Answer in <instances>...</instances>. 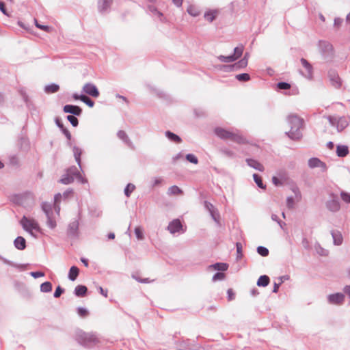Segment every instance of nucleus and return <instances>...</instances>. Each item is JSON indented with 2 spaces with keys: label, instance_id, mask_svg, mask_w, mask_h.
<instances>
[{
  "label": "nucleus",
  "instance_id": "f257e3e1",
  "mask_svg": "<svg viewBox=\"0 0 350 350\" xmlns=\"http://www.w3.org/2000/svg\"><path fill=\"white\" fill-rule=\"evenodd\" d=\"M75 338L79 345L86 349H92L100 342L95 332H85L83 330H78L75 334Z\"/></svg>",
  "mask_w": 350,
  "mask_h": 350
},
{
  "label": "nucleus",
  "instance_id": "f03ea898",
  "mask_svg": "<svg viewBox=\"0 0 350 350\" xmlns=\"http://www.w3.org/2000/svg\"><path fill=\"white\" fill-rule=\"evenodd\" d=\"M214 132L219 138L224 140L229 139L239 144H245L247 142L246 138L237 130L232 131L221 127H216Z\"/></svg>",
  "mask_w": 350,
  "mask_h": 350
},
{
  "label": "nucleus",
  "instance_id": "7ed1b4c3",
  "mask_svg": "<svg viewBox=\"0 0 350 350\" xmlns=\"http://www.w3.org/2000/svg\"><path fill=\"white\" fill-rule=\"evenodd\" d=\"M287 120L291 129L288 132H286L285 134L293 140L300 139L302 137L300 129L303 126V120L296 115H290Z\"/></svg>",
  "mask_w": 350,
  "mask_h": 350
},
{
  "label": "nucleus",
  "instance_id": "20e7f679",
  "mask_svg": "<svg viewBox=\"0 0 350 350\" xmlns=\"http://www.w3.org/2000/svg\"><path fill=\"white\" fill-rule=\"evenodd\" d=\"M20 224L23 230L29 233L32 237H36V235L33 232V230L37 232L40 231V228L37 221L33 218L27 217L25 215L21 218Z\"/></svg>",
  "mask_w": 350,
  "mask_h": 350
},
{
  "label": "nucleus",
  "instance_id": "39448f33",
  "mask_svg": "<svg viewBox=\"0 0 350 350\" xmlns=\"http://www.w3.org/2000/svg\"><path fill=\"white\" fill-rule=\"evenodd\" d=\"M327 120L329 123L332 126H335L338 133L343 131L349 124V118L345 116H328Z\"/></svg>",
  "mask_w": 350,
  "mask_h": 350
},
{
  "label": "nucleus",
  "instance_id": "423d86ee",
  "mask_svg": "<svg viewBox=\"0 0 350 350\" xmlns=\"http://www.w3.org/2000/svg\"><path fill=\"white\" fill-rule=\"evenodd\" d=\"M319 49L321 54L325 59L331 58L334 54L333 46L327 41L320 40L319 42Z\"/></svg>",
  "mask_w": 350,
  "mask_h": 350
},
{
  "label": "nucleus",
  "instance_id": "0eeeda50",
  "mask_svg": "<svg viewBox=\"0 0 350 350\" xmlns=\"http://www.w3.org/2000/svg\"><path fill=\"white\" fill-rule=\"evenodd\" d=\"M248 63V60L247 58L243 57L238 62L232 64V65H222L221 66V69H222L224 71H231V70H236L239 68H245L247 66Z\"/></svg>",
  "mask_w": 350,
  "mask_h": 350
},
{
  "label": "nucleus",
  "instance_id": "6e6552de",
  "mask_svg": "<svg viewBox=\"0 0 350 350\" xmlns=\"http://www.w3.org/2000/svg\"><path fill=\"white\" fill-rule=\"evenodd\" d=\"M82 91L86 94L94 98H98L100 95L97 87L92 83H85L82 88Z\"/></svg>",
  "mask_w": 350,
  "mask_h": 350
},
{
  "label": "nucleus",
  "instance_id": "1a4fd4ad",
  "mask_svg": "<svg viewBox=\"0 0 350 350\" xmlns=\"http://www.w3.org/2000/svg\"><path fill=\"white\" fill-rule=\"evenodd\" d=\"M79 221L77 219L72 221L68 226L67 235L70 238H77L79 234Z\"/></svg>",
  "mask_w": 350,
  "mask_h": 350
},
{
  "label": "nucleus",
  "instance_id": "9d476101",
  "mask_svg": "<svg viewBox=\"0 0 350 350\" xmlns=\"http://www.w3.org/2000/svg\"><path fill=\"white\" fill-rule=\"evenodd\" d=\"M19 203L24 207L31 208L34 205V198L31 193H26L19 198Z\"/></svg>",
  "mask_w": 350,
  "mask_h": 350
},
{
  "label": "nucleus",
  "instance_id": "9b49d317",
  "mask_svg": "<svg viewBox=\"0 0 350 350\" xmlns=\"http://www.w3.org/2000/svg\"><path fill=\"white\" fill-rule=\"evenodd\" d=\"M327 300L331 304L340 305L344 302L345 295L341 293L331 294L328 295Z\"/></svg>",
  "mask_w": 350,
  "mask_h": 350
},
{
  "label": "nucleus",
  "instance_id": "f8f14e48",
  "mask_svg": "<svg viewBox=\"0 0 350 350\" xmlns=\"http://www.w3.org/2000/svg\"><path fill=\"white\" fill-rule=\"evenodd\" d=\"M183 229V226L181 224L180 221L178 219H175L172 221L168 226L167 230L170 231L171 234H174L176 232H179Z\"/></svg>",
  "mask_w": 350,
  "mask_h": 350
},
{
  "label": "nucleus",
  "instance_id": "ddd939ff",
  "mask_svg": "<svg viewBox=\"0 0 350 350\" xmlns=\"http://www.w3.org/2000/svg\"><path fill=\"white\" fill-rule=\"evenodd\" d=\"M66 172L69 173L72 176H74V178L81 183L84 184L87 183V180L82 177L79 170L76 166H72L69 167Z\"/></svg>",
  "mask_w": 350,
  "mask_h": 350
},
{
  "label": "nucleus",
  "instance_id": "4468645a",
  "mask_svg": "<svg viewBox=\"0 0 350 350\" xmlns=\"http://www.w3.org/2000/svg\"><path fill=\"white\" fill-rule=\"evenodd\" d=\"M308 166L310 168L320 167L323 171H325L327 169L326 164L316 157L310 158L308 160Z\"/></svg>",
  "mask_w": 350,
  "mask_h": 350
},
{
  "label": "nucleus",
  "instance_id": "2eb2a0df",
  "mask_svg": "<svg viewBox=\"0 0 350 350\" xmlns=\"http://www.w3.org/2000/svg\"><path fill=\"white\" fill-rule=\"evenodd\" d=\"M65 113H70L74 116H80L82 113V109L77 105H66L63 109Z\"/></svg>",
  "mask_w": 350,
  "mask_h": 350
},
{
  "label": "nucleus",
  "instance_id": "dca6fc26",
  "mask_svg": "<svg viewBox=\"0 0 350 350\" xmlns=\"http://www.w3.org/2000/svg\"><path fill=\"white\" fill-rule=\"evenodd\" d=\"M300 62L306 70V74L304 75V77L308 79H311L312 78V66L304 58H301Z\"/></svg>",
  "mask_w": 350,
  "mask_h": 350
},
{
  "label": "nucleus",
  "instance_id": "f3484780",
  "mask_svg": "<svg viewBox=\"0 0 350 350\" xmlns=\"http://www.w3.org/2000/svg\"><path fill=\"white\" fill-rule=\"evenodd\" d=\"M112 1L113 0H98V11L101 13H105V12H107L108 9L110 8Z\"/></svg>",
  "mask_w": 350,
  "mask_h": 350
},
{
  "label": "nucleus",
  "instance_id": "a211bd4d",
  "mask_svg": "<svg viewBox=\"0 0 350 350\" xmlns=\"http://www.w3.org/2000/svg\"><path fill=\"white\" fill-rule=\"evenodd\" d=\"M245 161L250 167H251L259 172H263L265 170L264 166L260 162H258V161H256L255 159H246Z\"/></svg>",
  "mask_w": 350,
  "mask_h": 350
},
{
  "label": "nucleus",
  "instance_id": "6ab92c4d",
  "mask_svg": "<svg viewBox=\"0 0 350 350\" xmlns=\"http://www.w3.org/2000/svg\"><path fill=\"white\" fill-rule=\"evenodd\" d=\"M14 247L19 250H23L26 248V241L23 237H17L14 241Z\"/></svg>",
  "mask_w": 350,
  "mask_h": 350
},
{
  "label": "nucleus",
  "instance_id": "aec40b11",
  "mask_svg": "<svg viewBox=\"0 0 350 350\" xmlns=\"http://www.w3.org/2000/svg\"><path fill=\"white\" fill-rule=\"evenodd\" d=\"M349 153V148L346 145H338L336 146V155L339 157H345Z\"/></svg>",
  "mask_w": 350,
  "mask_h": 350
},
{
  "label": "nucleus",
  "instance_id": "412c9836",
  "mask_svg": "<svg viewBox=\"0 0 350 350\" xmlns=\"http://www.w3.org/2000/svg\"><path fill=\"white\" fill-rule=\"evenodd\" d=\"M331 234L333 238L334 245H340L342 244L343 239L340 232L338 230H332L331 232Z\"/></svg>",
  "mask_w": 350,
  "mask_h": 350
},
{
  "label": "nucleus",
  "instance_id": "4be33fe9",
  "mask_svg": "<svg viewBox=\"0 0 350 350\" xmlns=\"http://www.w3.org/2000/svg\"><path fill=\"white\" fill-rule=\"evenodd\" d=\"M165 135L170 141L176 144H180L182 142L181 138L178 135L170 131H165Z\"/></svg>",
  "mask_w": 350,
  "mask_h": 350
},
{
  "label": "nucleus",
  "instance_id": "5701e85b",
  "mask_svg": "<svg viewBox=\"0 0 350 350\" xmlns=\"http://www.w3.org/2000/svg\"><path fill=\"white\" fill-rule=\"evenodd\" d=\"M327 207L329 211L336 212L339 210L340 204L338 200L332 199L327 202Z\"/></svg>",
  "mask_w": 350,
  "mask_h": 350
},
{
  "label": "nucleus",
  "instance_id": "b1692460",
  "mask_svg": "<svg viewBox=\"0 0 350 350\" xmlns=\"http://www.w3.org/2000/svg\"><path fill=\"white\" fill-rule=\"evenodd\" d=\"M79 273V269L76 266H72L68 272V279L75 281L77 278Z\"/></svg>",
  "mask_w": 350,
  "mask_h": 350
},
{
  "label": "nucleus",
  "instance_id": "393cba45",
  "mask_svg": "<svg viewBox=\"0 0 350 350\" xmlns=\"http://www.w3.org/2000/svg\"><path fill=\"white\" fill-rule=\"evenodd\" d=\"M88 291V288L84 285H78L75 288V295L77 297H84Z\"/></svg>",
  "mask_w": 350,
  "mask_h": 350
},
{
  "label": "nucleus",
  "instance_id": "a878e982",
  "mask_svg": "<svg viewBox=\"0 0 350 350\" xmlns=\"http://www.w3.org/2000/svg\"><path fill=\"white\" fill-rule=\"evenodd\" d=\"M73 154H74V157H75V161L77 163L78 165L79 166L80 168H81V155L82 154V150L80 148L77 147V146H74L73 147Z\"/></svg>",
  "mask_w": 350,
  "mask_h": 350
},
{
  "label": "nucleus",
  "instance_id": "bb28decb",
  "mask_svg": "<svg viewBox=\"0 0 350 350\" xmlns=\"http://www.w3.org/2000/svg\"><path fill=\"white\" fill-rule=\"evenodd\" d=\"M329 78L335 88H339L341 86V81L338 75L335 73H329Z\"/></svg>",
  "mask_w": 350,
  "mask_h": 350
},
{
  "label": "nucleus",
  "instance_id": "cd10ccee",
  "mask_svg": "<svg viewBox=\"0 0 350 350\" xmlns=\"http://www.w3.org/2000/svg\"><path fill=\"white\" fill-rule=\"evenodd\" d=\"M59 90V86L55 83H51L44 87V91L47 94L55 93Z\"/></svg>",
  "mask_w": 350,
  "mask_h": 350
},
{
  "label": "nucleus",
  "instance_id": "c85d7f7f",
  "mask_svg": "<svg viewBox=\"0 0 350 350\" xmlns=\"http://www.w3.org/2000/svg\"><path fill=\"white\" fill-rule=\"evenodd\" d=\"M219 152L226 157L234 159L236 157V154L232 150L228 148H221Z\"/></svg>",
  "mask_w": 350,
  "mask_h": 350
},
{
  "label": "nucleus",
  "instance_id": "c756f323",
  "mask_svg": "<svg viewBox=\"0 0 350 350\" xmlns=\"http://www.w3.org/2000/svg\"><path fill=\"white\" fill-rule=\"evenodd\" d=\"M269 278L266 275H263L259 277L257 281V285L258 286L265 287L269 284Z\"/></svg>",
  "mask_w": 350,
  "mask_h": 350
},
{
  "label": "nucleus",
  "instance_id": "7c9ffc66",
  "mask_svg": "<svg viewBox=\"0 0 350 350\" xmlns=\"http://www.w3.org/2000/svg\"><path fill=\"white\" fill-rule=\"evenodd\" d=\"M210 267L213 268L215 270L224 271L228 268V265L224 262H217L210 265Z\"/></svg>",
  "mask_w": 350,
  "mask_h": 350
},
{
  "label": "nucleus",
  "instance_id": "2f4dec72",
  "mask_svg": "<svg viewBox=\"0 0 350 350\" xmlns=\"http://www.w3.org/2000/svg\"><path fill=\"white\" fill-rule=\"evenodd\" d=\"M149 10L152 14L156 16L161 22H164V17L163 15V13L159 11L154 6H149Z\"/></svg>",
  "mask_w": 350,
  "mask_h": 350
},
{
  "label": "nucleus",
  "instance_id": "473e14b6",
  "mask_svg": "<svg viewBox=\"0 0 350 350\" xmlns=\"http://www.w3.org/2000/svg\"><path fill=\"white\" fill-rule=\"evenodd\" d=\"M75 179L74 176H72L66 172V174H64L61 178L60 182L64 185H68L72 183Z\"/></svg>",
  "mask_w": 350,
  "mask_h": 350
},
{
  "label": "nucleus",
  "instance_id": "72a5a7b5",
  "mask_svg": "<svg viewBox=\"0 0 350 350\" xmlns=\"http://www.w3.org/2000/svg\"><path fill=\"white\" fill-rule=\"evenodd\" d=\"M62 198V196L61 193H57L54 196V208H55V212L57 214H59V213L60 211V206L59 205V203L60 202Z\"/></svg>",
  "mask_w": 350,
  "mask_h": 350
},
{
  "label": "nucleus",
  "instance_id": "f704fd0d",
  "mask_svg": "<svg viewBox=\"0 0 350 350\" xmlns=\"http://www.w3.org/2000/svg\"><path fill=\"white\" fill-rule=\"evenodd\" d=\"M217 12L216 10H211V11H208V12H206L205 14H204V18L206 21H209V22H213L216 16H217Z\"/></svg>",
  "mask_w": 350,
  "mask_h": 350
},
{
  "label": "nucleus",
  "instance_id": "c9c22d12",
  "mask_svg": "<svg viewBox=\"0 0 350 350\" xmlns=\"http://www.w3.org/2000/svg\"><path fill=\"white\" fill-rule=\"evenodd\" d=\"M183 191L176 185H173L168 189V195H178L182 194Z\"/></svg>",
  "mask_w": 350,
  "mask_h": 350
},
{
  "label": "nucleus",
  "instance_id": "e433bc0d",
  "mask_svg": "<svg viewBox=\"0 0 350 350\" xmlns=\"http://www.w3.org/2000/svg\"><path fill=\"white\" fill-rule=\"evenodd\" d=\"M42 209L44 212L46 216L53 215L51 204L48 202H43L42 204Z\"/></svg>",
  "mask_w": 350,
  "mask_h": 350
},
{
  "label": "nucleus",
  "instance_id": "4c0bfd02",
  "mask_svg": "<svg viewBox=\"0 0 350 350\" xmlns=\"http://www.w3.org/2000/svg\"><path fill=\"white\" fill-rule=\"evenodd\" d=\"M243 46L241 45L239 46H237L234 49V54L232 55L235 58V60H237L238 58H239L243 53Z\"/></svg>",
  "mask_w": 350,
  "mask_h": 350
},
{
  "label": "nucleus",
  "instance_id": "58836bf2",
  "mask_svg": "<svg viewBox=\"0 0 350 350\" xmlns=\"http://www.w3.org/2000/svg\"><path fill=\"white\" fill-rule=\"evenodd\" d=\"M253 178H254V182L256 183V184L258 185V187H260L261 189H265L266 185L263 184L262 178L259 175H258L256 174H254Z\"/></svg>",
  "mask_w": 350,
  "mask_h": 350
},
{
  "label": "nucleus",
  "instance_id": "ea45409f",
  "mask_svg": "<svg viewBox=\"0 0 350 350\" xmlns=\"http://www.w3.org/2000/svg\"><path fill=\"white\" fill-rule=\"evenodd\" d=\"M217 59L220 62H225V63H229V62H232L235 61V58H234V57L231 55H228V56L221 55L217 57Z\"/></svg>",
  "mask_w": 350,
  "mask_h": 350
},
{
  "label": "nucleus",
  "instance_id": "a19ab883",
  "mask_svg": "<svg viewBox=\"0 0 350 350\" xmlns=\"http://www.w3.org/2000/svg\"><path fill=\"white\" fill-rule=\"evenodd\" d=\"M40 290L42 292L49 293L52 291V284L50 282H45L40 286Z\"/></svg>",
  "mask_w": 350,
  "mask_h": 350
},
{
  "label": "nucleus",
  "instance_id": "79ce46f5",
  "mask_svg": "<svg viewBox=\"0 0 350 350\" xmlns=\"http://www.w3.org/2000/svg\"><path fill=\"white\" fill-rule=\"evenodd\" d=\"M135 189V186L133 184L129 183L124 189L125 196L129 198Z\"/></svg>",
  "mask_w": 350,
  "mask_h": 350
},
{
  "label": "nucleus",
  "instance_id": "37998d69",
  "mask_svg": "<svg viewBox=\"0 0 350 350\" xmlns=\"http://www.w3.org/2000/svg\"><path fill=\"white\" fill-rule=\"evenodd\" d=\"M235 78L239 81H247L250 79V76L247 73H242L237 75Z\"/></svg>",
  "mask_w": 350,
  "mask_h": 350
},
{
  "label": "nucleus",
  "instance_id": "c03bdc74",
  "mask_svg": "<svg viewBox=\"0 0 350 350\" xmlns=\"http://www.w3.org/2000/svg\"><path fill=\"white\" fill-rule=\"evenodd\" d=\"M47 221L46 225L51 229H54L56 227V221L52 218V215H49L46 216Z\"/></svg>",
  "mask_w": 350,
  "mask_h": 350
},
{
  "label": "nucleus",
  "instance_id": "a18cd8bd",
  "mask_svg": "<svg viewBox=\"0 0 350 350\" xmlns=\"http://www.w3.org/2000/svg\"><path fill=\"white\" fill-rule=\"evenodd\" d=\"M236 248H237V260H239L243 257L242 244L239 242H237L236 243Z\"/></svg>",
  "mask_w": 350,
  "mask_h": 350
},
{
  "label": "nucleus",
  "instance_id": "49530a36",
  "mask_svg": "<svg viewBox=\"0 0 350 350\" xmlns=\"http://www.w3.org/2000/svg\"><path fill=\"white\" fill-rule=\"evenodd\" d=\"M257 252L263 257L267 256L269 255V250L263 246H258L257 247Z\"/></svg>",
  "mask_w": 350,
  "mask_h": 350
},
{
  "label": "nucleus",
  "instance_id": "de8ad7c7",
  "mask_svg": "<svg viewBox=\"0 0 350 350\" xmlns=\"http://www.w3.org/2000/svg\"><path fill=\"white\" fill-rule=\"evenodd\" d=\"M118 137L125 143L129 142V139L126 133L124 131H119L117 133Z\"/></svg>",
  "mask_w": 350,
  "mask_h": 350
},
{
  "label": "nucleus",
  "instance_id": "09e8293b",
  "mask_svg": "<svg viewBox=\"0 0 350 350\" xmlns=\"http://www.w3.org/2000/svg\"><path fill=\"white\" fill-rule=\"evenodd\" d=\"M135 234L138 240H143L144 239L143 231L141 227L137 226L135 228Z\"/></svg>",
  "mask_w": 350,
  "mask_h": 350
},
{
  "label": "nucleus",
  "instance_id": "8fccbe9b",
  "mask_svg": "<svg viewBox=\"0 0 350 350\" xmlns=\"http://www.w3.org/2000/svg\"><path fill=\"white\" fill-rule=\"evenodd\" d=\"M186 159L193 164H198V159L193 154H187L185 157Z\"/></svg>",
  "mask_w": 350,
  "mask_h": 350
},
{
  "label": "nucleus",
  "instance_id": "3c124183",
  "mask_svg": "<svg viewBox=\"0 0 350 350\" xmlns=\"http://www.w3.org/2000/svg\"><path fill=\"white\" fill-rule=\"evenodd\" d=\"M35 25H36V27H38V29H42L46 32H51V31L52 30V27H51L49 26L39 24L36 19H35Z\"/></svg>",
  "mask_w": 350,
  "mask_h": 350
},
{
  "label": "nucleus",
  "instance_id": "603ef678",
  "mask_svg": "<svg viewBox=\"0 0 350 350\" xmlns=\"http://www.w3.org/2000/svg\"><path fill=\"white\" fill-rule=\"evenodd\" d=\"M67 120L70 122V124L76 127L78 126L79 124V120L75 116H72V115H68L67 116Z\"/></svg>",
  "mask_w": 350,
  "mask_h": 350
},
{
  "label": "nucleus",
  "instance_id": "864d4df0",
  "mask_svg": "<svg viewBox=\"0 0 350 350\" xmlns=\"http://www.w3.org/2000/svg\"><path fill=\"white\" fill-rule=\"evenodd\" d=\"M187 12L192 16H198L200 14V12L191 5L187 8Z\"/></svg>",
  "mask_w": 350,
  "mask_h": 350
},
{
  "label": "nucleus",
  "instance_id": "5fc2aeb1",
  "mask_svg": "<svg viewBox=\"0 0 350 350\" xmlns=\"http://www.w3.org/2000/svg\"><path fill=\"white\" fill-rule=\"evenodd\" d=\"M82 102L85 103L88 107H93L94 106V102L88 96L84 95V96H82Z\"/></svg>",
  "mask_w": 350,
  "mask_h": 350
},
{
  "label": "nucleus",
  "instance_id": "6e6d98bb",
  "mask_svg": "<svg viewBox=\"0 0 350 350\" xmlns=\"http://www.w3.org/2000/svg\"><path fill=\"white\" fill-rule=\"evenodd\" d=\"M340 197H341L342 200L344 202H345L346 203L350 202V193H347L345 191H342L340 193Z\"/></svg>",
  "mask_w": 350,
  "mask_h": 350
},
{
  "label": "nucleus",
  "instance_id": "4d7b16f0",
  "mask_svg": "<svg viewBox=\"0 0 350 350\" xmlns=\"http://www.w3.org/2000/svg\"><path fill=\"white\" fill-rule=\"evenodd\" d=\"M277 87L280 90H288L291 88V85L286 82H279L277 84Z\"/></svg>",
  "mask_w": 350,
  "mask_h": 350
},
{
  "label": "nucleus",
  "instance_id": "13d9d810",
  "mask_svg": "<svg viewBox=\"0 0 350 350\" xmlns=\"http://www.w3.org/2000/svg\"><path fill=\"white\" fill-rule=\"evenodd\" d=\"M224 278H225L224 273H221V272H217L213 275L212 280H213V281L215 282L217 280H222L224 279Z\"/></svg>",
  "mask_w": 350,
  "mask_h": 350
},
{
  "label": "nucleus",
  "instance_id": "bf43d9fd",
  "mask_svg": "<svg viewBox=\"0 0 350 350\" xmlns=\"http://www.w3.org/2000/svg\"><path fill=\"white\" fill-rule=\"evenodd\" d=\"M77 313L81 317H85L86 316H88V311L87 309L84 308H82V307H79L77 308Z\"/></svg>",
  "mask_w": 350,
  "mask_h": 350
},
{
  "label": "nucleus",
  "instance_id": "052dcab7",
  "mask_svg": "<svg viewBox=\"0 0 350 350\" xmlns=\"http://www.w3.org/2000/svg\"><path fill=\"white\" fill-rule=\"evenodd\" d=\"M295 202L294 198L292 196H289L286 198V206L289 209H292L294 207Z\"/></svg>",
  "mask_w": 350,
  "mask_h": 350
},
{
  "label": "nucleus",
  "instance_id": "680f3d73",
  "mask_svg": "<svg viewBox=\"0 0 350 350\" xmlns=\"http://www.w3.org/2000/svg\"><path fill=\"white\" fill-rule=\"evenodd\" d=\"M64 292V289L62 288L61 286H58L53 294L54 297L58 298L61 296V295Z\"/></svg>",
  "mask_w": 350,
  "mask_h": 350
},
{
  "label": "nucleus",
  "instance_id": "e2e57ef3",
  "mask_svg": "<svg viewBox=\"0 0 350 350\" xmlns=\"http://www.w3.org/2000/svg\"><path fill=\"white\" fill-rule=\"evenodd\" d=\"M0 259L5 263V264H7V265H9L10 266H12V267H19L20 266L18 265H16L15 263H14L13 262L3 258V256H1L0 255Z\"/></svg>",
  "mask_w": 350,
  "mask_h": 350
},
{
  "label": "nucleus",
  "instance_id": "0e129e2a",
  "mask_svg": "<svg viewBox=\"0 0 350 350\" xmlns=\"http://www.w3.org/2000/svg\"><path fill=\"white\" fill-rule=\"evenodd\" d=\"M30 275L34 278H38L40 277H43L44 273L42 271H33L30 273Z\"/></svg>",
  "mask_w": 350,
  "mask_h": 350
},
{
  "label": "nucleus",
  "instance_id": "69168bd1",
  "mask_svg": "<svg viewBox=\"0 0 350 350\" xmlns=\"http://www.w3.org/2000/svg\"><path fill=\"white\" fill-rule=\"evenodd\" d=\"M205 206H206V208L208 210L210 213H213L214 211H215L214 206L211 203L206 202Z\"/></svg>",
  "mask_w": 350,
  "mask_h": 350
},
{
  "label": "nucleus",
  "instance_id": "338daca9",
  "mask_svg": "<svg viewBox=\"0 0 350 350\" xmlns=\"http://www.w3.org/2000/svg\"><path fill=\"white\" fill-rule=\"evenodd\" d=\"M212 218L214 219L215 221H216L217 223L219 222V215L217 212H216V211H214L213 213H210Z\"/></svg>",
  "mask_w": 350,
  "mask_h": 350
},
{
  "label": "nucleus",
  "instance_id": "774afa93",
  "mask_svg": "<svg viewBox=\"0 0 350 350\" xmlns=\"http://www.w3.org/2000/svg\"><path fill=\"white\" fill-rule=\"evenodd\" d=\"M272 182L275 186H280L282 185V181L276 176H273L272 178Z\"/></svg>",
  "mask_w": 350,
  "mask_h": 350
}]
</instances>
